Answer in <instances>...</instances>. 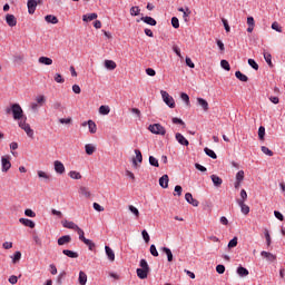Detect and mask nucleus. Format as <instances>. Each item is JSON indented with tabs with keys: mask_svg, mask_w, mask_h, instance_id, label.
<instances>
[{
	"mask_svg": "<svg viewBox=\"0 0 285 285\" xmlns=\"http://www.w3.org/2000/svg\"><path fill=\"white\" fill-rule=\"evenodd\" d=\"M6 112H7V115H10V112H12L13 119L16 121H21V119H23V109L21 108V105H19V104L11 105V108L8 107L6 109Z\"/></svg>",
	"mask_w": 285,
	"mask_h": 285,
	"instance_id": "1",
	"label": "nucleus"
},
{
	"mask_svg": "<svg viewBox=\"0 0 285 285\" xmlns=\"http://www.w3.org/2000/svg\"><path fill=\"white\" fill-rule=\"evenodd\" d=\"M26 117L24 119L19 120V128H21L22 130H24V132L32 139V137H35V130H32V128H30V124L26 122Z\"/></svg>",
	"mask_w": 285,
	"mask_h": 285,
	"instance_id": "2",
	"label": "nucleus"
},
{
	"mask_svg": "<svg viewBox=\"0 0 285 285\" xmlns=\"http://www.w3.org/2000/svg\"><path fill=\"white\" fill-rule=\"evenodd\" d=\"M160 95L166 106L170 108H175V98H173L167 91H164V90L160 91Z\"/></svg>",
	"mask_w": 285,
	"mask_h": 285,
	"instance_id": "3",
	"label": "nucleus"
},
{
	"mask_svg": "<svg viewBox=\"0 0 285 285\" xmlns=\"http://www.w3.org/2000/svg\"><path fill=\"white\" fill-rule=\"evenodd\" d=\"M148 130L153 132V135H166V128L159 124H154L148 127Z\"/></svg>",
	"mask_w": 285,
	"mask_h": 285,
	"instance_id": "4",
	"label": "nucleus"
},
{
	"mask_svg": "<svg viewBox=\"0 0 285 285\" xmlns=\"http://www.w3.org/2000/svg\"><path fill=\"white\" fill-rule=\"evenodd\" d=\"M62 226H63V228H69L70 230H76V233H78V235H80L83 232V229H81L79 227V225L75 224V222L65 220L62 223Z\"/></svg>",
	"mask_w": 285,
	"mask_h": 285,
	"instance_id": "5",
	"label": "nucleus"
},
{
	"mask_svg": "<svg viewBox=\"0 0 285 285\" xmlns=\"http://www.w3.org/2000/svg\"><path fill=\"white\" fill-rule=\"evenodd\" d=\"M79 239H80V242H83V244L86 246H88L89 250H95V246H96L95 243L92 240L86 238L83 232L79 235Z\"/></svg>",
	"mask_w": 285,
	"mask_h": 285,
	"instance_id": "6",
	"label": "nucleus"
},
{
	"mask_svg": "<svg viewBox=\"0 0 285 285\" xmlns=\"http://www.w3.org/2000/svg\"><path fill=\"white\" fill-rule=\"evenodd\" d=\"M53 168L58 175H63V173H66V166H63V163H61V160H56L53 163Z\"/></svg>",
	"mask_w": 285,
	"mask_h": 285,
	"instance_id": "7",
	"label": "nucleus"
},
{
	"mask_svg": "<svg viewBox=\"0 0 285 285\" xmlns=\"http://www.w3.org/2000/svg\"><path fill=\"white\" fill-rule=\"evenodd\" d=\"M135 155H136V157L132 158V166L135 168H137L138 164H141V161H144V156L141 155V150H139V149H135ZM137 161H138V164H137Z\"/></svg>",
	"mask_w": 285,
	"mask_h": 285,
	"instance_id": "8",
	"label": "nucleus"
},
{
	"mask_svg": "<svg viewBox=\"0 0 285 285\" xmlns=\"http://www.w3.org/2000/svg\"><path fill=\"white\" fill-rule=\"evenodd\" d=\"M185 199L187 204H190L191 206H195V207L199 206V200L193 198V194L190 193L185 194Z\"/></svg>",
	"mask_w": 285,
	"mask_h": 285,
	"instance_id": "9",
	"label": "nucleus"
},
{
	"mask_svg": "<svg viewBox=\"0 0 285 285\" xmlns=\"http://www.w3.org/2000/svg\"><path fill=\"white\" fill-rule=\"evenodd\" d=\"M6 21L10 28H14V26H17V17H14V14L8 13L6 16Z\"/></svg>",
	"mask_w": 285,
	"mask_h": 285,
	"instance_id": "10",
	"label": "nucleus"
},
{
	"mask_svg": "<svg viewBox=\"0 0 285 285\" xmlns=\"http://www.w3.org/2000/svg\"><path fill=\"white\" fill-rule=\"evenodd\" d=\"M72 242V237L70 235H65L58 238V246H66V244H70Z\"/></svg>",
	"mask_w": 285,
	"mask_h": 285,
	"instance_id": "11",
	"label": "nucleus"
},
{
	"mask_svg": "<svg viewBox=\"0 0 285 285\" xmlns=\"http://www.w3.org/2000/svg\"><path fill=\"white\" fill-rule=\"evenodd\" d=\"M261 255H262V257L267 259V262H275L277 259V256L271 252L263 250V252H261Z\"/></svg>",
	"mask_w": 285,
	"mask_h": 285,
	"instance_id": "12",
	"label": "nucleus"
},
{
	"mask_svg": "<svg viewBox=\"0 0 285 285\" xmlns=\"http://www.w3.org/2000/svg\"><path fill=\"white\" fill-rule=\"evenodd\" d=\"M175 137L180 146H189L190 142L188 141V139H186V137H184V135L177 132Z\"/></svg>",
	"mask_w": 285,
	"mask_h": 285,
	"instance_id": "13",
	"label": "nucleus"
},
{
	"mask_svg": "<svg viewBox=\"0 0 285 285\" xmlns=\"http://www.w3.org/2000/svg\"><path fill=\"white\" fill-rule=\"evenodd\" d=\"M1 164H2V173H8L9 168H12V164L6 157L1 158Z\"/></svg>",
	"mask_w": 285,
	"mask_h": 285,
	"instance_id": "14",
	"label": "nucleus"
},
{
	"mask_svg": "<svg viewBox=\"0 0 285 285\" xmlns=\"http://www.w3.org/2000/svg\"><path fill=\"white\" fill-rule=\"evenodd\" d=\"M27 8L29 14H35V10H37V1L36 0H28Z\"/></svg>",
	"mask_w": 285,
	"mask_h": 285,
	"instance_id": "15",
	"label": "nucleus"
},
{
	"mask_svg": "<svg viewBox=\"0 0 285 285\" xmlns=\"http://www.w3.org/2000/svg\"><path fill=\"white\" fill-rule=\"evenodd\" d=\"M79 194L82 195V197H86V199H90L92 197V194L90 193V189L88 187L81 186L79 188Z\"/></svg>",
	"mask_w": 285,
	"mask_h": 285,
	"instance_id": "16",
	"label": "nucleus"
},
{
	"mask_svg": "<svg viewBox=\"0 0 285 285\" xmlns=\"http://www.w3.org/2000/svg\"><path fill=\"white\" fill-rule=\"evenodd\" d=\"M238 206L240 207V212L243 215H248L250 213V207L244 203V200H237Z\"/></svg>",
	"mask_w": 285,
	"mask_h": 285,
	"instance_id": "17",
	"label": "nucleus"
},
{
	"mask_svg": "<svg viewBox=\"0 0 285 285\" xmlns=\"http://www.w3.org/2000/svg\"><path fill=\"white\" fill-rule=\"evenodd\" d=\"M140 21H144V23H147V26H157V20H155L153 17H141Z\"/></svg>",
	"mask_w": 285,
	"mask_h": 285,
	"instance_id": "18",
	"label": "nucleus"
},
{
	"mask_svg": "<svg viewBox=\"0 0 285 285\" xmlns=\"http://www.w3.org/2000/svg\"><path fill=\"white\" fill-rule=\"evenodd\" d=\"M136 273L139 279H146V277H148V273H150V269L138 268Z\"/></svg>",
	"mask_w": 285,
	"mask_h": 285,
	"instance_id": "19",
	"label": "nucleus"
},
{
	"mask_svg": "<svg viewBox=\"0 0 285 285\" xmlns=\"http://www.w3.org/2000/svg\"><path fill=\"white\" fill-rule=\"evenodd\" d=\"M168 181H170V179L168 178V175L165 174L159 178V186L161 188H168Z\"/></svg>",
	"mask_w": 285,
	"mask_h": 285,
	"instance_id": "20",
	"label": "nucleus"
},
{
	"mask_svg": "<svg viewBox=\"0 0 285 285\" xmlns=\"http://www.w3.org/2000/svg\"><path fill=\"white\" fill-rule=\"evenodd\" d=\"M105 250L109 262H115V250L110 246H105Z\"/></svg>",
	"mask_w": 285,
	"mask_h": 285,
	"instance_id": "21",
	"label": "nucleus"
},
{
	"mask_svg": "<svg viewBox=\"0 0 285 285\" xmlns=\"http://www.w3.org/2000/svg\"><path fill=\"white\" fill-rule=\"evenodd\" d=\"M20 224H22L23 226H27L28 228H35V222H32L31 219L28 218H20L19 219Z\"/></svg>",
	"mask_w": 285,
	"mask_h": 285,
	"instance_id": "22",
	"label": "nucleus"
},
{
	"mask_svg": "<svg viewBox=\"0 0 285 285\" xmlns=\"http://www.w3.org/2000/svg\"><path fill=\"white\" fill-rule=\"evenodd\" d=\"M210 179H212L214 186H216L217 188H219V186H222V184H224V180L222 178H219V176H217V175H212Z\"/></svg>",
	"mask_w": 285,
	"mask_h": 285,
	"instance_id": "23",
	"label": "nucleus"
},
{
	"mask_svg": "<svg viewBox=\"0 0 285 285\" xmlns=\"http://www.w3.org/2000/svg\"><path fill=\"white\" fill-rule=\"evenodd\" d=\"M62 253L67 257H70L71 259H77V257H79V254L77 252H73V250H70V249H63Z\"/></svg>",
	"mask_w": 285,
	"mask_h": 285,
	"instance_id": "24",
	"label": "nucleus"
},
{
	"mask_svg": "<svg viewBox=\"0 0 285 285\" xmlns=\"http://www.w3.org/2000/svg\"><path fill=\"white\" fill-rule=\"evenodd\" d=\"M85 150H86L87 155H95L97 147H95V145H92V144H87V145H85Z\"/></svg>",
	"mask_w": 285,
	"mask_h": 285,
	"instance_id": "25",
	"label": "nucleus"
},
{
	"mask_svg": "<svg viewBox=\"0 0 285 285\" xmlns=\"http://www.w3.org/2000/svg\"><path fill=\"white\" fill-rule=\"evenodd\" d=\"M78 282L80 285H86L88 282V275L85 272H79Z\"/></svg>",
	"mask_w": 285,
	"mask_h": 285,
	"instance_id": "26",
	"label": "nucleus"
},
{
	"mask_svg": "<svg viewBox=\"0 0 285 285\" xmlns=\"http://www.w3.org/2000/svg\"><path fill=\"white\" fill-rule=\"evenodd\" d=\"M39 63H42V66H52V59L49 57H40L38 59Z\"/></svg>",
	"mask_w": 285,
	"mask_h": 285,
	"instance_id": "27",
	"label": "nucleus"
},
{
	"mask_svg": "<svg viewBox=\"0 0 285 285\" xmlns=\"http://www.w3.org/2000/svg\"><path fill=\"white\" fill-rule=\"evenodd\" d=\"M197 102H198L199 106L203 107V110H204L205 112H208V101H206V99H204V98H197Z\"/></svg>",
	"mask_w": 285,
	"mask_h": 285,
	"instance_id": "28",
	"label": "nucleus"
},
{
	"mask_svg": "<svg viewBox=\"0 0 285 285\" xmlns=\"http://www.w3.org/2000/svg\"><path fill=\"white\" fill-rule=\"evenodd\" d=\"M45 20L47 21V23H53V24L59 23V19L56 16H52V14L46 16Z\"/></svg>",
	"mask_w": 285,
	"mask_h": 285,
	"instance_id": "29",
	"label": "nucleus"
},
{
	"mask_svg": "<svg viewBox=\"0 0 285 285\" xmlns=\"http://www.w3.org/2000/svg\"><path fill=\"white\" fill-rule=\"evenodd\" d=\"M105 68H107V70H115V68H117V62L112 60H105Z\"/></svg>",
	"mask_w": 285,
	"mask_h": 285,
	"instance_id": "30",
	"label": "nucleus"
},
{
	"mask_svg": "<svg viewBox=\"0 0 285 285\" xmlns=\"http://www.w3.org/2000/svg\"><path fill=\"white\" fill-rule=\"evenodd\" d=\"M88 128L91 135H95V132H97V124L94 120H88Z\"/></svg>",
	"mask_w": 285,
	"mask_h": 285,
	"instance_id": "31",
	"label": "nucleus"
},
{
	"mask_svg": "<svg viewBox=\"0 0 285 285\" xmlns=\"http://www.w3.org/2000/svg\"><path fill=\"white\" fill-rule=\"evenodd\" d=\"M97 13H89V14H83L82 16V21L88 22V21H95L97 19Z\"/></svg>",
	"mask_w": 285,
	"mask_h": 285,
	"instance_id": "32",
	"label": "nucleus"
},
{
	"mask_svg": "<svg viewBox=\"0 0 285 285\" xmlns=\"http://www.w3.org/2000/svg\"><path fill=\"white\" fill-rule=\"evenodd\" d=\"M161 250L167 255V262H173V250L168 247H163Z\"/></svg>",
	"mask_w": 285,
	"mask_h": 285,
	"instance_id": "33",
	"label": "nucleus"
},
{
	"mask_svg": "<svg viewBox=\"0 0 285 285\" xmlns=\"http://www.w3.org/2000/svg\"><path fill=\"white\" fill-rule=\"evenodd\" d=\"M235 77H236V79H238L239 81H244V82L248 81V76L242 73V71H236V72H235Z\"/></svg>",
	"mask_w": 285,
	"mask_h": 285,
	"instance_id": "34",
	"label": "nucleus"
},
{
	"mask_svg": "<svg viewBox=\"0 0 285 285\" xmlns=\"http://www.w3.org/2000/svg\"><path fill=\"white\" fill-rule=\"evenodd\" d=\"M237 275H239V277H248V269H246L245 267L239 266L237 268Z\"/></svg>",
	"mask_w": 285,
	"mask_h": 285,
	"instance_id": "35",
	"label": "nucleus"
},
{
	"mask_svg": "<svg viewBox=\"0 0 285 285\" xmlns=\"http://www.w3.org/2000/svg\"><path fill=\"white\" fill-rule=\"evenodd\" d=\"M205 155H207L208 157H210L212 159H217V154H215V151L208 147H206L204 149Z\"/></svg>",
	"mask_w": 285,
	"mask_h": 285,
	"instance_id": "36",
	"label": "nucleus"
},
{
	"mask_svg": "<svg viewBox=\"0 0 285 285\" xmlns=\"http://www.w3.org/2000/svg\"><path fill=\"white\" fill-rule=\"evenodd\" d=\"M38 177L40 179H45L46 181H50L51 176L49 174H46L43 170H38Z\"/></svg>",
	"mask_w": 285,
	"mask_h": 285,
	"instance_id": "37",
	"label": "nucleus"
},
{
	"mask_svg": "<svg viewBox=\"0 0 285 285\" xmlns=\"http://www.w3.org/2000/svg\"><path fill=\"white\" fill-rule=\"evenodd\" d=\"M263 56H264L266 63L268 66L273 67V56L269 52H264Z\"/></svg>",
	"mask_w": 285,
	"mask_h": 285,
	"instance_id": "38",
	"label": "nucleus"
},
{
	"mask_svg": "<svg viewBox=\"0 0 285 285\" xmlns=\"http://www.w3.org/2000/svg\"><path fill=\"white\" fill-rule=\"evenodd\" d=\"M70 179H81V173L77 170H71L68 173Z\"/></svg>",
	"mask_w": 285,
	"mask_h": 285,
	"instance_id": "39",
	"label": "nucleus"
},
{
	"mask_svg": "<svg viewBox=\"0 0 285 285\" xmlns=\"http://www.w3.org/2000/svg\"><path fill=\"white\" fill-rule=\"evenodd\" d=\"M99 114L100 115H110V107L109 106H100L99 107Z\"/></svg>",
	"mask_w": 285,
	"mask_h": 285,
	"instance_id": "40",
	"label": "nucleus"
},
{
	"mask_svg": "<svg viewBox=\"0 0 285 285\" xmlns=\"http://www.w3.org/2000/svg\"><path fill=\"white\" fill-rule=\"evenodd\" d=\"M129 12L131 17H139L141 9H139V7H131Z\"/></svg>",
	"mask_w": 285,
	"mask_h": 285,
	"instance_id": "41",
	"label": "nucleus"
},
{
	"mask_svg": "<svg viewBox=\"0 0 285 285\" xmlns=\"http://www.w3.org/2000/svg\"><path fill=\"white\" fill-rule=\"evenodd\" d=\"M128 208H129L130 213L134 214L135 218L139 219V209L132 205H129Z\"/></svg>",
	"mask_w": 285,
	"mask_h": 285,
	"instance_id": "42",
	"label": "nucleus"
},
{
	"mask_svg": "<svg viewBox=\"0 0 285 285\" xmlns=\"http://www.w3.org/2000/svg\"><path fill=\"white\" fill-rule=\"evenodd\" d=\"M36 104H38L40 107L43 106V104H46V96H43V95L37 96Z\"/></svg>",
	"mask_w": 285,
	"mask_h": 285,
	"instance_id": "43",
	"label": "nucleus"
},
{
	"mask_svg": "<svg viewBox=\"0 0 285 285\" xmlns=\"http://www.w3.org/2000/svg\"><path fill=\"white\" fill-rule=\"evenodd\" d=\"M149 164L150 166H154L155 168H159V160L155 158L154 156H149Z\"/></svg>",
	"mask_w": 285,
	"mask_h": 285,
	"instance_id": "44",
	"label": "nucleus"
},
{
	"mask_svg": "<svg viewBox=\"0 0 285 285\" xmlns=\"http://www.w3.org/2000/svg\"><path fill=\"white\" fill-rule=\"evenodd\" d=\"M261 150H262V153H264V155H267L268 157H273V155H274V153H273V150H271L268 147H266V146H262L261 147Z\"/></svg>",
	"mask_w": 285,
	"mask_h": 285,
	"instance_id": "45",
	"label": "nucleus"
},
{
	"mask_svg": "<svg viewBox=\"0 0 285 285\" xmlns=\"http://www.w3.org/2000/svg\"><path fill=\"white\" fill-rule=\"evenodd\" d=\"M266 135V128H264V126H261L258 128V138L264 141V136Z\"/></svg>",
	"mask_w": 285,
	"mask_h": 285,
	"instance_id": "46",
	"label": "nucleus"
},
{
	"mask_svg": "<svg viewBox=\"0 0 285 285\" xmlns=\"http://www.w3.org/2000/svg\"><path fill=\"white\" fill-rule=\"evenodd\" d=\"M178 12H183V17H184V19H188V17H190V9H184V8H179L178 9Z\"/></svg>",
	"mask_w": 285,
	"mask_h": 285,
	"instance_id": "47",
	"label": "nucleus"
},
{
	"mask_svg": "<svg viewBox=\"0 0 285 285\" xmlns=\"http://www.w3.org/2000/svg\"><path fill=\"white\" fill-rule=\"evenodd\" d=\"M248 199V194L246 193L245 189L240 190V199H237V202H243L245 203Z\"/></svg>",
	"mask_w": 285,
	"mask_h": 285,
	"instance_id": "48",
	"label": "nucleus"
},
{
	"mask_svg": "<svg viewBox=\"0 0 285 285\" xmlns=\"http://www.w3.org/2000/svg\"><path fill=\"white\" fill-rule=\"evenodd\" d=\"M18 262H21V252H16L12 257V263L17 264Z\"/></svg>",
	"mask_w": 285,
	"mask_h": 285,
	"instance_id": "49",
	"label": "nucleus"
},
{
	"mask_svg": "<svg viewBox=\"0 0 285 285\" xmlns=\"http://www.w3.org/2000/svg\"><path fill=\"white\" fill-rule=\"evenodd\" d=\"M53 79H55L56 83H63L66 81V79H63L61 73H56Z\"/></svg>",
	"mask_w": 285,
	"mask_h": 285,
	"instance_id": "50",
	"label": "nucleus"
},
{
	"mask_svg": "<svg viewBox=\"0 0 285 285\" xmlns=\"http://www.w3.org/2000/svg\"><path fill=\"white\" fill-rule=\"evenodd\" d=\"M180 99H183L185 101L186 106H190V97H188L187 94L181 92Z\"/></svg>",
	"mask_w": 285,
	"mask_h": 285,
	"instance_id": "51",
	"label": "nucleus"
},
{
	"mask_svg": "<svg viewBox=\"0 0 285 285\" xmlns=\"http://www.w3.org/2000/svg\"><path fill=\"white\" fill-rule=\"evenodd\" d=\"M264 235H265L267 246H271L272 240H271V233L268 232V229H264Z\"/></svg>",
	"mask_w": 285,
	"mask_h": 285,
	"instance_id": "52",
	"label": "nucleus"
},
{
	"mask_svg": "<svg viewBox=\"0 0 285 285\" xmlns=\"http://www.w3.org/2000/svg\"><path fill=\"white\" fill-rule=\"evenodd\" d=\"M248 65L254 69V70H259V65L254 59H248Z\"/></svg>",
	"mask_w": 285,
	"mask_h": 285,
	"instance_id": "53",
	"label": "nucleus"
},
{
	"mask_svg": "<svg viewBox=\"0 0 285 285\" xmlns=\"http://www.w3.org/2000/svg\"><path fill=\"white\" fill-rule=\"evenodd\" d=\"M141 235H142V238H144L145 243H146V244H149V242H150V235H148V232H147L146 229H144V230L141 232Z\"/></svg>",
	"mask_w": 285,
	"mask_h": 285,
	"instance_id": "54",
	"label": "nucleus"
},
{
	"mask_svg": "<svg viewBox=\"0 0 285 285\" xmlns=\"http://www.w3.org/2000/svg\"><path fill=\"white\" fill-rule=\"evenodd\" d=\"M216 272L218 273V275H224V273H226V267L224 265H217Z\"/></svg>",
	"mask_w": 285,
	"mask_h": 285,
	"instance_id": "55",
	"label": "nucleus"
},
{
	"mask_svg": "<svg viewBox=\"0 0 285 285\" xmlns=\"http://www.w3.org/2000/svg\"><path fill=\"white\" fill-rule=\"evenodd\" d=\"M153 257H159V252H157V247L155 245H151L149 248Z\"/></svg>",
	"mask_w": 285,
	"mask_h": 285,
	"instance_id": "56",
	"label": "nucleus"
},
{
	"mask_svg": "<svg viewBox=\"0 0 285 285\" xmlns=\"http://www.w3.org/2000/svg\"><path fill=\"white\" fill-rule=\"evenodd\" d=\"M140 268L145 271H150V267L148 266V262L146 259L140 261Z\"/></svg>",
	"mask_w": 285,
	"mask_h": 285,
	"instance_id": "57",
	"label": "nucleus"
},
{
	"mask_svg": "<svg viewBox=\"0 0 285 285\" xmlns=\"http://www.w3.org/2000/svg\"><path fill=\"white\" fill-rule=\"evenodd\" d=\"M171 26L175 29L179 28V19L177 17L171 18Z\"/></svg>",
	"mask_w": 285,
	"mask_h": 285,
	"instance_id": "58",
	"label": "nucleus"
},
{
	"mask_svg": "<svg viewBox=\"0 0 285 285\" xmlns=\"http://www.w3.org/2000/svg\"><path fill=\"white\" fill-rule=\"evenodd\" d=\"M220 66L222 68H224V70H227V71L230 70V63H228L227 60H222Z\"/></svg>",
	"mask_w": 285,
	"mask_h": 285,
	"instance_id": "59",
	"label": "nucleus"
},
{
	"mask_svg": "<svg viewBox=\"0 0 285 285\" xmlns=\"http://www.w3.org/2000/svg\"><path fill=\"white\" fill-rule=\"evenodd\" d=\"M171 121L173 124H179L180 126H183V128H186V122H184V120H181L180 118H173Z\"/></svg>",
	"mask_w": 285,
	"mask_h": 285,
	"instance_id": "60",
	"label": "nucleus"
},
{
	"mask_svg": "<svg viewBox=\"0 0 285 285\" xmlns=\"http://www.w3.org/2000/svg\"><path fill=\"white\" fill-rule=\"evenodd\" d=\"M236 181H244V170H239L236 174Z\"/></svg>",
	"mask_w": 285,
	"mask_h": 285,
	"instance_id": "61",
	"label": "nucleus"
},
{
	"mask_svg": "<svg viewBox=\"0 0 285 285\" xmlns=\"http://www.w3.org/2000/svg\"><path fill=\"white\" fill-rule=\"evenodd\" d=\"M272 30H276V32H282V26H279L277 22H273Z\"/></svg>",
	"mask_w": 285,
	"mask_h": 285,
	"instance_id": "62",
	"label": "nucleus"
},
{
	"mask_svg": "<svg viewBox=\"0 0 285 285\" xmlns=\"http://www.w3.org/2000/svg\"><path fill=\"white\" fill-rule=\"evenodd\" d=\"M237 246V237H234L232 240L228 243V248H235Z\"/></svg>",
	"mask_w": 285,
	"mask_h": 285,
	"instance_id": "63",
	"label": "nucleus"
},
{
	"mask_svg": "<svg viewBox=\"0 0 285 285\" xmlns=\"http://www.w3.org/2000/svg\"><path fill=\"white\" fill-rule=\"evenodd\" d=\"M94 208H95L98 213H104V210H105L104 206L99 205L98 203H94Z\"/></svg>",
	"mask_w": 285,
	"mask_h": 285,
	"instance_id": "64",
	"label": "nucleus"
}]
</instances>
